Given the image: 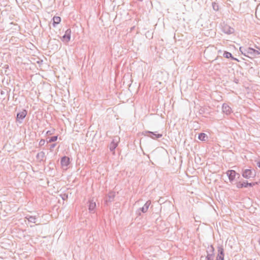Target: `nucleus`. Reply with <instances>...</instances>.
<instances>
[{
    "label": "nucleus",
    "mask_w": 260,
    "mask_h": 260,
    "mask_svg": "<svg viewBox=\"0 0 260 260\" xmlns=\"http://www.w3.org/2000/svg\"><path fill=\"white\" fill-rule=\"evenodd\" d=\"M257 184V182L248 183L247 181L244 180H239L236 183V187L238 188H246L248 187H252Z\"/></svg>",
    "instance_id": "1"
},
{
    "label": "nucleus",
    "mask_w": 260,
    "mask_h": 260,
    "mask_svg": "<svg viewBox=\"0 0 260 260\" xmlns=\"http://www.w3.org/2000/svg\"><path fill=\"white\" fill-rule=\"evenodd\" d=\"M226 174L228 177L231 183L235 180L236 175H238L236 171L233 170H230L227 171L226 172Z\"/></svg>",
    "instance_id": "2"
},
{
    "label": "nucleus",
    "mask_w": 260,
    "mask_h": 260,
    "mask_svg": "<svg viewBox=\"0 0 260 260\" xmlns=\"http://www.w3.org/2000/svg\"><path fill=\"white\" fill-rule=\"evenodd\" d=\"M71 29H67L64 36L62 37V40L64 43H68L71 39Z\"/></svg>",
    "instance_id": "3"
},
{
    "label": "nucleus",
    "mask_w": 260,
    "mask_h": 260,
    "mask_svg": "<svg viewBox=\"0 0 260 260\" xmlns=\"http://www.w3.org/2000/svg\"><path fill=\"white\" fill-rule=\"evenodd\" d=\"M246 52L249 55H250L251 57H255L260 54L258 51L251 48H248L246 50Z\"/></svg>",
    "instance_id": "4"
},
{
    "label": "nucleus",
    "mask_w": 260,
    "mask_h": 260,
    "mask_svg": "<svg viewBox=\"0 0 260 260\" xmlns=\"http://www.w3.org/2000/svg\"><path fill=\"white\" fill-rule=\"evenodd\" d=\"M61 165L62 168H67L70 163V158L67 156H63L61 159Z\"/></svg>",
    "instance_id": "5"
},
{
    "label": "nucleus",
    "mask_w": 260,
    "mask_h": 260,
    "mask_svg": "<svg viewBox=\"0 0 260 260\" xmlns=\"http://www.w3.org/2000/svg\"><path fill=\"white\" fill-rule=\"evenodd\" d=\"M27 115V111L25 110H23L21 112L17 114L16 120L17 121L23 119Z\"/></svg>",
    "instance_id": "6"
},
{
    "label": "nucleus",
    "mask_w": 260,
    "mask_h": 260,
    "mask_svg": "<svg viewBox=\"0 0 260 260\" xmlns=\"http://www.w3.org/2000/svg\"><path fill=\"white\" fill-rule=\"evenodd\" d=\"M224 249L222 247H218V254L217 256L216 260H223L224 259V254H223Z\"/></svg>",
    "instance_id": "7"
},
{
    "label": "nucleus",
    "mask_w": 260,
    "mask_h": 260,
    "mask_svg": "<svg viewBox=\"0 0 260 260\" xmlns=\"http://www.w3.org/2000/svg\"><path fill=\"white\" fill-rule=\"evenodd\" d=\"M242 175L244 178L249 179L252 175V171L250 169H245L243 171Z\"/></svg>",
    "instance_id": "8"
},
{
    "label": "nucleus",
    "mask_w": 260,
    "mask_h": 260,
    "mask_svg": "<svg viewBox=\"0 0 260 260\" xmlns=\"http://www.w3.org/2000/svg\"><path fill=\"white\" fill-rule=\"evenodd\" d=\"M222 111L226 114H230L232 112V109L226 104H223L222 106Z\"/></svg>",
    "instance_id": "9"
},
{
    "label": "nucleus",
    "mask_w": 260,
    "mask_h": 260,
    "mask_svg": "<svg viewBox=\"0 0 260 260\" xmlns=\"http://www.w3.org/2000/svg\"><path fill=\"white\" fill-rule=\"evenodd\" d=\"M53 26L54 27H55L56 24H58L60 23V22L61 21V18H60V17H59L58 16H54L53 18Z\"/></svg>",
    "instance_id": "10"
},
{
    "label": "nucleus",
    "mask_w": 260,
    "mask_h": 260,
    "mask_svg": "<svg viewBox=\"0 0 260 260\" xmlns=\"http://www.w3.org/2000/svg\"><path fill=\"white\" fill-rule=\"evenodd\" d=\"M149 133L151 134V135L149 136L150 137H151L152 139H156L162 137V134H154L153 132H149Z\"/></svg>",
    "instance_id": "11"
},
{
    "label": "nucleus",
    "mask_w": 260,
    "mask_h": 260,
    "mask_svg": "<svg viewBox=\"0 0 260 260\" xmlns=\"http://www.w3.org/2000/svg\"><path fill=\"white\" fill-rule=\"evenodd\" d=\"M198 138L201 141H205L207 139V136L204 133H201L199 135Z\"/></svg>",
    "instance_id": "12"
},
{
    "label": "nucleus",
    "mask_w": 260,
    "mask_h": 260,
    "mask_svg": "<svg viewBox=\"0 0 260 260\" xmlns=\"http://www.w3.org/2000/svg\"><path fill=\"white\" fill-rule=\"evenodd\" d=\"M95 206H96L95 203L93 201H90L89 202V210H93L95 208Z\"/></svg>",
    "instance_id": "13"
},
{
    "label": "nucleus",
    "mask_w": 260,
    "mask_h": 260,
    "mask_svg": "<svg viewBox=\"0 0 260 260\" xmlns=\"http://www.w3.org/2000/svg\"><path fill=\"white\" fill-rule=\"evenodd\" d=\"M224 57H226V58H230V57H232V54L231 53H229V52H226L224 53Z\"/></svg>",
    "instance_id": "14"
},
{
    "label": "nucleus",
    "mask_w": 260,
    "mask_h": 260,
    "mask_svg": "<svg viewBox=\"0 0 260 260\" xmlns=\"http://www.w3.org/2000/svg\"><path fill=\"white\" fill-rule=\"evenodd\" d=\"M57 139V136H54V137H52L50 138V139L49 140V142H54V141H56Z\"/></svg>",
    "instance_id": "15"
},
{
    "label": "nucleus",
    "mask_w": 260,
    "mask_h": 260,
    "mask_svg": "<svg viewBox=\"0 0 260 260\" xmlns=\"http://www.w3.org/2000/svg\"><path fill=\"white\" fill-rule=\"evenodd\" d=\"M209 248H210L211 252H212L211 256H213L214 254V248L213 246L212 245L210 246Z\"/></svg>",
    "instance_id": "16"
},
{
    "label": "nucleus",
    "mask_w": 260,
    "mask_h": 260,
    "mask_svg": "<svg viewBox=\"0 0 260 260\" xmlns=\"http://www.w3.org/2000/svg\"><path fill=\"white\" fill-rule=\"evenodd\" d=\"M44 142H45V141H44V140H41V141H40V143H43V144H44Z\"/></svg>",
    "instance_id": "17"
},
{
    "label": "nucleus",
    "mask_w": 260,
    "mask_h": 260,
    "mask_svg": "<svg viewBox=\"0 0 260 260\" xmlns=\"http://www.w3.org/2000/svg\"><path fill=\"white\" fill-rule=\"evenodd\" d=\"M257 165L259 168H260V161L258 162Z\"/></svg>",
    "instance_id": "18"
}]
</instances>
